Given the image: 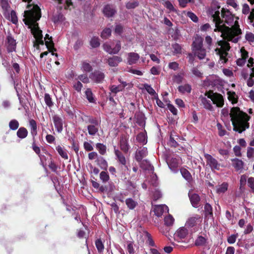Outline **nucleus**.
I'll use <instances>...</instances> for the list:
<instances>
[{
    "label": "nucleus",
    "instance_id": "29",
    "mask_svg": "<svg viewBox=\"0 0 254 254\" xmlns=\"http://www.w3.org/2000/svg\"><path fill=\"white\" fill-rule=\"evenodd\" d=\"M28 134L27 129L24 127H20L18 128L16 132L17 137L20 139L26 138Z\"/></svg>",
    "mask_w": 254,
    "mask_h": 254
},
{
    "label": "nucleus",
    "instance_id": "10",
    "mask_svg": "<svg viewBox=\"0 0 254 254\" xmlns=\"http://www.w3.org/2000/svg\"><path fill=\"white\" fill-rule=\"evenodd\" d=\"M120 148L124 154H127L129 149V145L128 143V138L125 136H122L120 140Z\"/></svg>",
    "mask_w": 254,
    "mask_h": 254
},
{
    "label": "nucleus",
    "instance_id": "27",
    "mask_svg": "<svg viewBox=\"0 0 254 254\" xmlns=\"http://www.w3.org/2000/svg\"><path fill=\"white\" fill-rule=\"evenodd\" d=\"M215 51L216 54L219 56L221 61H222L224 63H226L228 61L226 57L228 54L226 51H223L222 49H219L218 48H216Z\"/></svg>",
    "mask_w": 254,
    "mask_h": 254
},
{
    "label": "nucleus",
    "instance_id": "14",
    "mask_svg": "<svg viewBox=\"0 0 254 254\" xmlns=\"http://www.w3.org/2000/svg\"><path fill=\"white\" fill-rule=\"evenodd\" d=\"M232 165L235 168L236 171H240L241 173L243 171L244 163L238 158H234L231 160Z\"/></svg>",
    "mask_w": 254,
    "mask_h": 254
},
{
    "label": "nucleus",
    "instance_id": "16",
    "mask_svg": "<svg viewBox=\"0 0 254 254\" xmlns=\"http://www.w3.org/2000/svg\"><path fill=\"white\" fill-rule=\"evenodd\" d=\"M166 162L170 169L172 171H175L179 166L178 159L174 157H168Z\"/></svg>",
    "mask_w": 254,
    "mask_h": 254
},
{
    "label": "nucleus",
    "instance_id": "22",
    "mask_svg": "<svg viewBox=\"0 0 254 254\" xmlns=\"http://www.w3.org/2000/svg\"><path fill=\"white\" fill-rule=\"evenodd\" d=\"M180 172L182 177L190 184L191 183L193 178L190 173L186 168H181Z\"/></svg>",
    "mask_w": 254,
    "mask_h": 254
},
{
    "label": "nucleus",
    "instance_id": "20",
    "mask_svg": "<svg viewBox=\"0 0 254 254\" xmlns=\"http://www.w3.org/2000/svg\"><path fill=\"white\" fill-rule=\"evenodd\" d=\"M116 12V10L110 4L105 5L103 10L104 15L108 18L113 17Z\"/></svg>",
    "mask_w": 254,
    "mask_h": 254
},
{
    "label": "nucleus",
    "instance_id": "42",
    "mask_svg": "<svg viewBox=\"0 0 254 254\" xmlns=\"http://www.w3.org/2000/svg\"><path fill=\"white\" fill-rule=\"evenodd\" d=\"M81 69L85 72H89L92 70V67L90 64L86 61L82 62Z\"/></svg>",
    "mask_w": 254,
    "mask_h": 254
},
{
    "label": "nucleus",
    "instance_id": "45",
    "mask_svg": "<svg viewBox=\"0 0 254 254\" xmlns=\"http://www.w3.org/2000/svg\"><path fill=\"white\" fill-rule=\"evenodd\" d=\"M144 88L146 89L147 92L150 94L151 95L157 96V94L156 93L155 91L153 89V88L148 84H144L143 85Z\"/></svg>",
    "mask_w": 254,
    "mask_h": 254
},
{
    "label": "nucleus",
    "instance_id": "51",
    "mask_svg": "<svg viewBox=\"0 0 254 254\" xmlns=\"http://www.w3.org/2000/svg\"><path fill=\"white\" fill-rule=\"evenodd\" d=\"M139 5V3L137 0H133L129 1L126 3V6L127 9H133L135 8Z\"/></svg>",
    "mask_w": 254,
    "mask_h": 254
},
{
    "label": "nucleus",
    "instance_id": "43",
    "mask_svg": "<svg viewBox=\"0 0 254 254\" xmlns=\"http://www.w3.org/2000/svg\"><path fill=\"white\" fill-rule=\"evenodd\" d=\"M95 246L99 253H101L103 251L104 249V246L102 241L100 239H98L96 240Z\"/></svg>",
    "mask_w": 254,
    "mask_h": 254
},
{
    "label": "nucleus",
    "instance_id": "59",
    "mask_svg": "<svg viewBox=\"0 0 254 254\" xmlns=\"http://www.w3.org/2000/svg\"><path fill=\"white\" fill-rule=\"evenodd\" d=\"M103 49L105 51L109 53V54H114L113 48H112L111 46L107 43H105L103 45Z\"/></svg>",
    "mask_w": 254,
    "mask_h": 254
},
{
    "label": "nucleus",
    "instance_id": "55",
    "mask_svg": "<svg viewBox=\"0 0 254 254\" xmlns=\"http://www.w3.org/2000/svg\"><path fill=\"white\" fill-rule=\"evenodd\" d=\"M228 184L226 183H223L217 189V191L218 193H224L228 189Z\"/></svg>",
    "mask_w": 254,
    "mask_h": 254
},
{
    "label": "nucleus",
    "instance_id": "60",
    "mask_svg": "<svg viewBox=\"0 0 254 254\" xmlns=\"http://www.w3.org/2000/svg\"><path fill=\"white\" fill-rule=\"evenodd\" d=\"M0 5L3 10L6 11L9 7L8 0H0Z\"/></svg>",
    "mask_w": 254,
    "mask_h": 254
},
{
    "label": "nucleus",
    "instance_id": "28",
    "mask_svg": "<svg viewBox=\"0 0 254 254\" xmlns=\"http://www.w3.org/2000/svg\"><path fill=\"white\" fill-rule=\"evenodd\" d=\"M195 56H197V58L200 60H202L205 58L206 55V51L205 49L203 47L198 49H196L193 51Z\"/></svg>",
    "mask_w": 254,
    "mask_h": 254
},
{
    "label": "nucleus",
    "instance_id": "49",
    "mask_svg": "<svg viewBox=\"0 0 254 254\" xmlns=\"http://www.w3.org/2000/svg\"><path fill=\"white\" fill-rule=\"evenodd\" d=\"M100 179L103 183H105L109 180L110 177L107 172L102 171L100 174Z\"/></svg>",
    "mask_w": 254,
    "mask_h": 254
},
{
    "label": "nucleus",
    "instance_id": "30",
    "mask_svg": "<svg viewBox=\"0 0 254 254\" xmlns=\"http://www.w3.org/2000/svg\"><path fill=\"white\" fill-rule=\"evenodd\" d=\"M56 149L62 158L64 160L68 159V155L66 150L64 149V147H63L59 145L58 146H56Z\"/></svg>",
    "mask_w": 254,
    "mask_h": 254
},
{
    "label": "nucleus",
    "instance_id": "11",
    "mask_svg": "<svg viewBox=\"0 0 254 254\" xmlns=\"http://www.w3.org/2000/svg\"><path fill=\"white\" fill-rule=\"evenodd\" d=\"M90 78L97 83H100L104 80L105 74L101 71L95 70L91 74Z\"/></svg>",
    "mask_w": 254,
    "mask_h": 254
},
{
    "label": "nucleus",
    "instance_id": "3",
    "mask_svg": "<svg viewBox=\"0 0 254 254\" xmlns=\"http://www.w3.org/2000/svg\"><path fill=\"white\" fill-rule=\"evenodd\" d=\"M221 114L224 117L230 115L233 130L236 132L241 133L250 127L249 121L251 116L241 110L238 107H232L230 113L228 109L224 108L221 111Z\"/></svg>",
    "mask_w": 254,
    "mask_h": 254
},
{
    "label": "nucleus",
    "instance_id": "23",
    "mask_svg": "<svg viewBox=\"0 0 254 254\" xmlns=\"http://www.w3.org/2000/svg\"><path fill=\"white\" fill-rule=\"evenodd\" d=\"M127 56V63L129 65L135 64L139 59V55L136 53H129Z\"/></svg>",
    "mask_w": 254,
    "mask_h": 254
},
{
    "label": "nucleus",
    "instance_id": "52",
    "mask_svg": "<svg viewBox=\"0 0 254 254\" xmlns=\"http://www.w3.org/2000/svg\"><path fill=\"white\" fill-rule=\"evenodd\" d=\"M174 219L172 216L169 215L164 218L165 224L167 226H170L173 225Z\"/></svg>",
    "mask_w": 254,
    "mask_h": 254
},
{
    "label": "nucleus",
    "instance_id": "6",
    "mask_svg": "<svg viewBox=\"0 0 254 254\" xmlns=\"http://www.w3.org/2000/svg\"><path fill=\"white\" fill-rule=\"evenodd\" d=\"M114 153L117 162L120 165V169L121 170L122 173H123L124 170L125 171H128L129 169L127 166L128 159L126 158L124 153L118 149H117L116 146H114Z\"/></svg>",
    "mask_w": 254,
    "mask_h": 254
},
{
    "label": "nucleus",
    "instance_id": "33",
    "mask_svg": "<svg viewBox=\"0 0 254 254\" xmlns=\"http://www.w3.org/2000/svg\"><path fill=\"white\" fill-rule=\"evenodd\" d=\"M125 202L127 208L130 210L134 209L137 205V202L131 198L126 199Z\"/></svg>",
    "mask_w": 254,
    "mask_h": 254
},
{
    "label": "nucleus",
    "instance_id": "56",
    "mask_svg": "<svg viewBox=\"0 0 254 254\" xmlns=\"http://www.w3.org/2000/svg\"><path fill=\"white\" fill-rule=\"evenodd\" d=\"M71 148L75 151L78 155V151L79 149V146L78 143H76L74 139L72 138L71 140Z\"/></svg>",
    "mask_w": 254,
    "mask_h": 254
},
{
    "label": "nucleus",
    "instance_id": "50",
    "mask_svg": "<svg viewBox=\"0 0 254 254\" xmlns=\"http://www.w3.org/2000/svg\"><path fill=\"white\" fill-rule=\"evenodd\" d=\"M247 176L246 175H243L241 176L240 179V189L242 190L244 189L245 186L246 185Z\"/></svg>",
    "mask_w": 254,
    "mask_h": 254
},
{
    "label": "nucleus",
    "instance_id": "2",
    "mask_svg": "<svg viewBox=\"0 0 254 254\" xmlns=\"http://www.w3.org/2000/svg\"><path fill=\"white\" fill-rule=\"evenodd\" d=\"M24 23L31 27V33L35 38L34 46L39 47V45H44L42 31L40 29L37 21L41 17V9L37 4L33 5L31 9L24 11Z\"/></svg>",
    "mask_w": 254,
    "mask_h": 254
},
{
    "label": "nucleus",
    "instance_id": "12",
    "mask_svg": "<svg viewBox=\"0 0 254 254\" xmlns=\"http://www.w3.org/2000/svg\"><path fill=\"white\" fill-rule=\"evenodd\" d=\"M188 195L192 206L194 208L198 207L200 201V198L199 195L195 193H191L190 192H189Z\"/></svg>",
    "mask_w": 254,
    "mask_h": 254
},
{
    "label": "nucleus",
    "instance_id": "18",
    "mask_svg": "<svg viewBox=\"0 0 254 254\" xmlns=\"http://www.w3.org/2000/svg\"><path fill=\"white\" fill-rule=\"evenodd\" d=\"M127 85V83L126 82H123L122 84L118 85H111L109 89L112 93L116 94L117 93L123 91Z\"/></svg>",
    "mask_w": 254,
    "mask_h": 254
},
{
    "label": "nucleus",
    "instance_id": "31",
    "mask_svg": "<svg viewBox=\"0 0 254 254\" xmlns=\"http://www.w3.org/2000/svg\"><path fill=\"white\" fill-rule=\"evenodd\" d=\"M200 100L205 109L211 111L213 110V108L210 100H207L205 97H201Z\"/></svg>",
    "mask_w": 254,
    "mask_h": 254
},
{
    "label": "nucleus",
    "instance_id": "54",
    "mask_svg": "<svg viewBox=\"0 0 254 254\" xmlns=\"http://www.w3.org/2000/svg\"><path fill=\"white\" fill-rule=\"evenodd\" d=\"M90 45L92 48H97L100 46L99 40L98 38H92L90 42Z\"/></svg>",
    "mask_w": 254,
    "mask_h": 254
},
{
    "label": "nucleus",
    "instance_id": "25",
    "mask_svg": "<svg viewBox=\"0 0 254 254\" xmlns=\"http://www.w3.org/2000/svg\"><path fill=\"white\" fill-rule=\"evenodd\" d=\"M45 45L47 48L48 49L49 52H52L53 50H56L54 49V44L52 40V37H50L49 35L47 34L45 37Z\"/></svg>",
    "mask_w": 254,
    "mask_h": 254
},
{
    "label": "nucleus",
    "instance_id": "64",
    "mask_svg": "<svg viewBox=\"0 0 254 254\" xmlns=\"http://www.w3.org/2000/svg\"><path fill=\"white\" fill-rule=\"evenodd\" d=\"M164 5L167 9H168L171 11L176 12L177 11L176 9L173 6L172 3L168 0L166 1Z\"/></svg>",
    "mask_w": 254,
    "mask_h": 254
},
{
    "label": "nucleus",
    "instance_id": "61",
    "mask_svg": "<svg viewBox=\"0 0 254 254\" xmlns=\"http://www.w3.org/2000/svg\"><path fill=\"white\" fill-rule=\"evenodd\" d=\"M245 38L249 42L253 43L254 42V34L250 32H247Z\"/></svg>",
    "mask_w": 254,
    "mask_h": 254
},
{
    "label": "nucleus",
    "instance_id": "8",
    "mask_svg": "<svg viewBox=\"0 0 254 254\" xmlns=\"http://www.w3.org/2000/svg\"><path fill=\"white\" fill-rule=\"evenodd\" d=\"M204 156L207 165L210 167L212 170H219L220 169V165L215 158L207 153H205Z\"/></svg>",
    "mask_w": 254,
    "mask_h": 254
},
{
    "label": "nucleus",
    "instance_id": "4",
    "mask_svg": "<svg viewBox=\"0 0 254 254\" xmlns=\"http://www.w3.org/2000/svg\"><path fill=\"white\" fill-rule=\"evenodd\" d=\"M82 118V121L86 124H90L87 126V129L89 135L94 136L99 131L101 121L96 118L90 116H84Z\"/></svg>",
    "mask_w": 254,
    "mask_h": 254
},
{
    "label": "nucleus",
    "instance_id": "9",
    "mask_svg": "<svg viewBox=\"0 0 254 254\" xmlns=\"http://www.w3.org/2000/svg\"><path fill=\"white\" fill-rule=\"evenodd\" d=\"M53 121L57 131L61 133L63 130L64 120L58 115L53 116Z\"/></svg>",
    "mask_w": 254,
    "mask_h": 254
},
{
    "label": "nucleus",
    "instance_id": "5",
    "mask_svg": "<svg viewBox=\"0 0 254 254\" xmlns=\"http://www.w3.org/2000/svg\"><path fill=\"white\" fill-rule=\"evenodd\" d=\"M29 125L30 127V133L32 136V148L33 150L39 156H40L41 150L39 147L36 144V136L37 135V125L36 122L34 119H30Z\"/></svg>",
    "mask_w": 254,
    "mask_h": 254
},
{
    "label": "nucleus",
    "instance_id": "35",
    "mask_svg": "<svg viewBox=\"0 0 254 254\" xmlns=\"http://www.w3.org/2000/svg\"><path fill=\"white\" fill-rule=\"evenodd\" d=\"M154 214L158 217H161L164 212V206L161 205H156L153 210Z\"/></svg>",
    "mask_w": 254,
    "mask_h": 254
},
{
    "label": "nucleus",
    "instance_id": "58",
    "mask_svg": "<svg viewBox=\"0 0 254 254\" xmlns=\"http://www.w3.org/2000/svg\"><path fill=\"white\" fill-rule=\"evenodd\" d=\"M192 74L196 77L200 78L202 77V73L198 69L197 67H194L191 69Z\"/></svg>",
    "mask_w": 254,
    "mask_h": 254
},
{
    "label": "nucleus",
    "instance_id": "15",
    "mask_svg": "<svg viewBox=\"0 0 254 254\" xmlns=\"http://www.w3.org/2000/svg\"><path fill=\"white\" fill-rule=\"evenodd\" d=\"M147 149L145 147H143L139 150H137L135 154V159L138 162H140L142 159L147 155Z\"/></svg>",
    "mask_w": 254,
    "mask_h": 254
},
{
    "label": "nucleus",
    "instance_id": "39",
    "mask_svg": "<svg viewBox=\"0 0 254 254\" xmlns=\"http://www.w3.org/2000/svg\"><path fill=\"white\" fill-rule=\"evenodd\" d=\"M97 149L101 155H104L106 153V146L103 143H97L96 144Z\"/></svg>",
    "mask_w": 254,
    "mask_h": 254
},
{
    "label": "nucleus",
    "instance_id": "26",
    "mask_svg": "<svg viewBox=\"0 0 254 254\" xmlns=\"http://www.w3.org/2000/svg\"><path fill=\"white\" fill-rule=\"evenodd\" d=\"M188 231L185 227H181L179 228L175 233V237L182 239H184L188 235Z\"/></svg>",
    "mask_w": 254,
    "mask_h": 254
},
{
    "label": "nucleus",
    "instance_id": "19",
    "mask_svg": "<svg viewBox=\"0 0 254 254\" xmlns=\"http://www.w3.org/2000/svg\"><path fill=\"white\" fill-rule=\"evenodd\" d=\"M200 219V216L198 214H195L193 216L188 218L186 222V225L188 227L192 228L197 224V221Z\"/></svg>",
    "mask_w": 254,
    "mask_h": 254
},
{
    "label": "nucleus",
    "instance_id": "53",
    "mask_svg": "<svg viewBox=\"0 0 254 254\" xmlns=\"http://www.w3.org/2000/svg\"><path fill=\"white\" fill-rule=\"evenodd\" d=\"M44 100L45 103L49 107H51L53 106V103L50 95L48 93H45L44 96Z\"/></svg>",
    "mask_w": 254,
    "mask_h": 254
},
{
    "label": "nucleus",
    "instance_id": "40",
    "mask_svg": "<svg viewBox=\"0 0 254 254\" xmlns=\"http://www.w3.org/2000/svg\"><path fill=\"white\" fill-rule=\"evenodd\" d=\"M204 208L206 216H213L212 207L209 203H206L204 205Z\"/></svg>",
    "mask_w": 254,
    "mask_h": 254
},
{
    "label": "nucleus",
    "instance_id": "21",
    "mask_svg": "<svg viewBox=\"0 0 254 254\" xmlns=\"http://www.w3.org/2000/svg\"><path fill=\"white\" fill-rule=\"evenodd\" d=\"M203 38L200 36H196L192 44V51L203 47Z\"/></svg>",
    "mask_w": 254,
    "mask_h": 254
},
{
    "label": "nucleus",
    "instance_id": "37",
    "mask_svg": "<svg viewBox=\"0 0 254 254\" xmlns=\"http://www.w3.org/2000/svg\"><path fill=\"white\" fill-rule=\"evenodd\" d=\"M178 90L179 92L183 93H185V92L190 93L191 91V87L188 84L184 85H181L179 86Z\"/></svg>",
    "mask_w": 254,
    "mask_h": 254
},
{
    "label": "nucleus",
    "instance_id": "46",
    "mask_svg": "<svg viewBox=\"0 0 254 254\" xmlns=\"http://www.w3.org/2000/svg\"><path fill=\"white\" fill-rule=\"evenodd\" d=\"M140 167L143 169L146 170H149L153 167L146 160H143L140 162Z\"/></svg>",
    "mask_w": 254,
    "mask_h": 254
},
{
    "label": "nucleus",
    "instance_id": "36",
    "mask_svg": "<svg viewBox=\"0 0 254 254\" xmlns=\"http://www.w3.org/2000/svg\"><path fill=\"white\" fill-rule=\"evenodd\" d=\"M173 49V55H177L182 54V48L181 46L178 43H175L172 45Z\"/></svg>",
    "mask_w": 254,
    "mask_h": 254
},
{
    "label": "nucleus",
    "instance_id": "34",
    "mask_svg": "<svg viewBox=\"0 0 254 254\" xmlns=\"http://www.w3.org/2000/svg\"><path fill=\"white\" fill-rule=\"evenodd\" d=\"M228 99L230 101H231L233 104H236L238 102V98L236 93L234 91H228L227 92Z\"/></svg>",
    "mask_w": 254,
    "mask_h": 254
},
{
    "label": "nucleus",
    "instance_id": "47",
    "mask_svg": "<svg viewBox=\"0 0 254 254\" xmlns=\"http://www.w3.org/2000/svg\"><path fill=\"white\" fill-rule=\"evenodd\" d=\"M85 95L89 102L94 103L95 102V100L93 97V93L90 88H87L85 91Z\"/></svg>",
    "mask_w": 254,
    "mask_h": 254
},
{
    "label": "nucleus",
    "instance_id": "7",
    "mask_svg": "<svg viewBox=\"0 0 254 254\" xmlns=\"http://www.w3.org/2000/svg\"><path fill=\"white\" fill-rule=\"evenodd\" d=\"M205 96L210 99L214 104L218 108H222L224 104V100L223 96L218 93H214L212 90L206 91Z\"/></svg>",
    "mask_w": 254,
    "mask_h": 254
},
{
    "label": "nucleus",
    "instance_id": "32",
    "mask_svg": "<svg viewBox=\"0 0 254 254\" xmlns=\"http://www.w3.org/2000/svg\"><path fill=\"white\" fill-rule=\"evenodd\" d=\"M97 164L102 169L106 170L108 167V162L102 157H98L96 160Z\"/></svg>",
    "mask_w": 254,
    "mask_h": 254
},
{
    "label": "nucleus",
    "instance_id": "57",
    "mask_svg": "<svg viewBox=\"0 0 254 254\" xmlns=\"http://www.w3.org/2000/svg\"><path fill=\"white\" fill-rule=\"evenodd\" d=\"M248 186L254 193V177H251L248 179Z\"/></svg>",
    "mask_w": 254,
    "mask_h": 254
},
{
    "label": "nucleus",
    "instance_id": "1",
    "mask_svg": "<svg viewBox=\"0 0 254 254\" xmlns=\"http://www.w3.org/2000/svg\"><path fill=\"white\" fill-rule=\"evenodd\" d=\"M218 1H213L209 10L213 22L215 23L214 31L220 32L221 37L228 41L237 43L242 34V30L238 21V17L235 16L229 9L222 8Z\"/></svg>",
    "mask_w": 254,
    "mask_h": 254
},
{
    "label": "nucleus",
    "instance_id": "62",
    "mask_svg": "<svg viewBox=\"0 0 254 254\" xmlns=\"http://www.w3.org/2000/svg\"><path fill=\"white\" fill-rule=\"evenodd\" d=\"M238 237V234L231 235V236H229L227 238L228 243L230 244H233L235 243Z\"/></svg>",
    "mask_w": 254,
    "mask_h": 254
},
{
    "label": "nucleus",
    "instance_id": "13",
    "mask_svg": "<svg viewBox=\"0 0 254 254\" xmlns=\"http://www.w3.org/2000/svg\"><path fill=\"white\" fill-rule=\"evenodd\" d=\"M7 40V50L8 53H11L15 51L16 47V40L11 35H8L6 38Z\"/></svg>",
    "mask_w": 254,
    "mask_h": 254
},
{
    "label": "nucleus",
    "instance_id": "48",
    "mask_svg": "<svg viewBox=\"0 0 254 254\" xmlns=\"http://www.w3.org/2000/svg\"><path fill=\"white\" fill-rule=\"evenodd\" d=\"M136 140L138 142L142 143L143 144H145L147 142L145 135L143 132H140L136 136Z\"/></svg>",
    "mask_w": 254,
    "mask_h": 254
},
{
    "label": "nucleus",
    "instance_id": "63",
    "mask_svg": "<svg viewBox=\"0 0 254 254\" xmlns=\"http://www.w3.org/2000/svg\"><path fill=\"white\" fill-rule=\"evenodd\" d=\"M187 15L194 22H197L198 20L197 16L191 11H188Z\"/></svg>",
    "mask_w": 254,
    "mask_h": 254
},
{
    "label": "nucleus",
    "instance_id": "17",
    "mask_svg": "<svg viewBox=\"0 0 254 254\" xmlns=\"http://www.w3.org/2000/svg\"><path fill=\"white\" fill-rule=\"evenodd\" d=\"M122 61V58L120 57L114 56L109 58L107 60V63L110 66H117Z\"/></svg>",
    "mask_w": 254,
    "mask_h": 254
},
{
    "label": "nucleus",
    "instance_id": "24",
    "mask_svg": "<svg viewBox=\"0 0 254 254\" xmlns=\"http://www.w3.org/2000/svg\"><path fill=\"white\" fill-rule=\"evenodd\" d=\"M208 238L206 236H198L194 242V245L197 247L205 246L207 243Z\"/></svg>",
    "mask_w": 254,
    "mask_h": 254
},
{
    "label": "nucleus",
    "instance_id": "44",
    "mask_svg": "<svg viewBox=\"0 0 254 254\" xmlns=\"http://www.w3.org/2000/svg\"><path fill=\"white\" fill-rule=\"evenodd\" d=\"M112 30L110 28H105L101 33V37L104 39L108 38L111 35Z\"/></svg>",
    "mask_w": 254,
    "mask_h": 254
},
{
    "label": "nucleus",
    "instance_id": "38",
    "mask_svg": "<svg viewBox=\"0 0 254 254\" xmlns=\"http://www.w3.org/2000/svg\"><path fill=\"white\" fill-rule=\"evenodd\" d=\"M218 45L221 46L219 49H222L223 51H229L230 49V46L229 43L226 41H220L218 42Z\"/></svg>",
    "mask_w": 254,
    "mask_h": 254
},
{
    "label": "nucleus",
    "instance_id": "41",
    "mask_svg": "<svg viewBox=\"0 0 254 254\" xmlns=\"http://www.w3.org/2000/svg\"><path fill=\"white\" fill-rule=\"evenodd\" d=\"M19 126V122L15 119L11 120L9 123V127L12 130H15L18 129Z\"/></svg>",
    "mask_w": 254,
    "mask_h": 254
}]
</instances>
